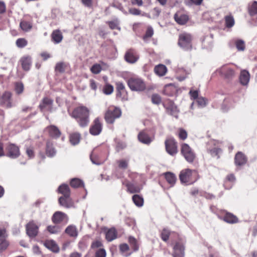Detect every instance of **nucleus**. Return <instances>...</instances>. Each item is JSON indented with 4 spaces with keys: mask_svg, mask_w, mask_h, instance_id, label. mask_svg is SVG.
<instances>
[{
    "mask_svg": "<svg viewBox=\"0 0 257 257\" xmlns=\"http://www.w3.org/2000/svg\"><path fill=\"white\" fill-rule=\"evenodd\" d=\"M71 115L76 119L82 127L87 126L89 123V110L85 106H80L75 108Z\"/></svg>",
    "mask_w": 257,
    "mask_h": 257,
    "instance_id": "f257e3e1",
    "label": "nucleus"
},
{
    "mask_svg": "<svg viewBox=\"0 0 257 257\" xmlns=\"http://www.w3.org/2000/svg\"><path fill=\"white\" fill-rule=\"evenodd\" d=\"M199 178L198 173L195 170L183 169L179 174V179L181 183L185 185L192 184L196 182Z\"/></svg>",
    "mask_w": 257,
    "mask_h": 257,
    "instance_id": "f03ea898",
    "label": "nucleus"
},
{
    "mask_svg": "<svg viewBox=\"0 0 257 257\" xmlns=\"http://www.w3.org/2000/svg\"><path fill=\"white\" fill-rule=\"evenodd\" d=\"M121 114L120 109L117 107H110L104 115V119L108 123H113L116 118H119Z\"/></svg>",
    "mask_w": 257,
    "mask_h": 257,
    "instance_id": "7ed1b4c3",
    "label": "nucleus"
},
{
    "mask_svg": "<svg viewBox=\"0 0 257 257\" xmlns=\"http://www.w3.org/2000/svg\"><path fill=\"white\" fill-rule=\"evenodd\" d=\"M192 40L190 34L183 33L179 35L178 44L184 50H190L192 49Z\"/></svg>",
    "mask_w": 257,
    "mask_h": 257,
    "instance_id": "20e7f679",
    "label": "nucleus"
},
{
    "mask_svg": "<svg viewBox=\"0 0 257 257\" xmlns=\"http://www.w3.org/2000/svg\"><path fill=\"white\" fill-rule=\"evenodd\" d=\"M127 84L133 91H141L146 88V84L142 79L138 77H132L127 80Z\"/></svg>",
    "mask_w": 257,
    "mask_h": 257,
    "instance_id": "39448f33",
    "label": "nucleus"
},
{
    "mask_svg": "<svg viewBox=\"0 0 257 257\" xmlns=\"http://www.w3.org/2000/svg\"><path fill=\"white\" fill-rule=\"evenodd\" d=\"M0 105L6 108H10L13 106L12 93L6 91L0 94Z\"/></svg>",
    "mask_w": 257,
    "mask_h": 257,
    "instance_id": "423d86ee",
    "label": "nucleus"
},
{
    "mask_svg": "<svg viewBox=\"0 0 257 257\" xmlns=\"http://www.w3.org/2000/svg\"><path fill=\"white\" fill-rule=\"evenodd\" d=\"M181 153L189 163H192L195 159V154L187 144L184 143L181 145Z\"/></svg>",
    "mask_w": 257,
    "mask_h": 257,
    "instance_id": "0eeeda50",
    "label": "nucleus"
},
{
    "mask_svg": "<svg viewBox=\"0 0 257 257\" xmlns=\"http://www.w3.org/2000/svg\"><path fill=\"white\" fill-rule=\"evenodd\" d=\"M165 144L166 150L169 155L174 156L177 153V144L174 138H168L165 141Z\"/></svg>",
    "mask_w": 257,
    "mask_h": 257,
    "instance_id": "6e6552de",
    "label": "nucleus"
},
{
    "mask_svg": "<svg viewBox=\"0 0 257 257\" xmlns=\"http://www.w3.org/2000/svg\"><path fill=\"white\" fill-rule=\"evenodd\" d=\"M6 156L12 159L18 158L20 155L19 147L14 144H9L6 148Z\"/></svg>",
    "mask_w": 257,
    "mask_h": 257,
    "instance_id": "1a4fd4ad",
    "label": "nucleus"
},
{
    "mask_svg": "<svg viewBox=\"0 0 257 257\" xmlns=\"http://www.w3.org/2000/svg\"><path fill=\"white\" fill-rule=\"evenodd\" d=\"M52 221L54 224H60L62 222L66 223L68 221V217L64 212L56 211L52 217Z\"/></svg>",
    "mask_w": 257,
    "mask_h": 257,
    "instance_id": "9d476101",
    "label": "nucleus"
},
{
    "mask_svg": "<svg viewBox=\"0 0 257 257\" xmlns=\"http://www.w3.org/2000/svg\"><path fill=\"white\" fill-rule=\"evenodd\" d=\"M124 60L128 63H136L139 58L137 52L133 49L127 50L124 56Z\"/></svg>",
    "mask_w": 257,
    "mask_h": 257,
    "instance_id": "9b49d317",
    "label": "nucleus"
},
{
    "mask_svg": "<svg viewBox=\"0 0 257 257\" xmlns=\"http://www.w3.org/2000/svg\"><path fill=\"white\" fill-rule=\"evenodd\" d=\"M102 123H101L100 119L98 117L96 118L93 122L92 125L89 128L90 133L93 135H98L102 131Z\"/></svg>",
    "mask_w": 257,
    "mask_h": 257,
    "instance_id": "f8f14e48",
    "label": "nucleus"
},
{
    "mask_svg": "<svg viewBox=\"0 0 257 257\" xmlns=\"http://www.w3.org/2000/svg\"><path fill=\"white\" fill-rule=\"evenodd\" d=\"M216 73H218L221 76L226 78H230L234 76V72L227 65H223L216 71Z\"/></svg>",
    "mask_w": 257,
    "mask_h": 257,
    "instance_id": "ddd939ff",
    "label": "nucleus"
},
{
    "mask_svg": "<svg viewBox=\"0 0 257 257\" xmlns=\"http://www.w3.org/2000/svg\"><path fill=\"white\" fill-rule=\"evenodd\" d=\"M38 228L34 221H30L26 225L27 233L30 237H35L38 234Z\"/></svg>",
    "mask_w": 257,
    "mask_h": 257,
    "instance_id": "4468645a",
    "label": "nucleus"
},
{
    "mask_svg": "<svg viewBox=\"0 0 257 257\" xmlns=\"http://www.w3.org/2000/svg\"><path fill=\"white\" fill-rule=\"evenodd\" d=\"M53 100L48 97H45L43 99L42 102L39 105V108L42 111L45 109L51 111L52 108Z\"/></svg>",
    "mask_w": 257,
    "mask_h": 257,
    "instance_id": "2eb2a0df",
    "label": "nucleus"
},
{
    "mask_svg": "<svg viewBox=\"0 0 257 257\" xmlns=\"http://www.w3.org/2000/svg\"><path fill=\"white\" fill-rule=\"evenodd\" d=\"M58 201L61 206L65 208L74 207V203L70 197L61 196L59 198Z\"/></svg>",
    "mask_w": 257,
    "mask_h": 257,
    "instance_id": "dca6fc26",
    "label": "nucleus"
},
{
    "mask_svg": "<svg viewBox=\"0 0 257 257\" xmlns=\"http://www.w3.org/2000/svg\"><path fill=\"white\" fill-rule=\"evenodd\" d=\"M138 137L140 142L147 145L150 144L154 140L153 137H150L144 131L141 132L139 134Z\"/></svg>",
    "mask_w": 257,
    "mask_h": 257,
    "instance_id": "f3484780",
    "label": "nucleus"
},
{
    "mask_svg": "<svg viewBox=\"0 0 257 257\" xmlns=\"http://www.w3.org/2000/svg\"><path fill=\"white\" fill-rule=\"evenodd\" d=\"M174 252L173 255L174 257H184V246L180 243H177L173 247Z\"/></svg>",
    "mask_w": 257,
    "mask_h": 257,
    "instance_id": "a211bd4d",
    "label": "nucleus"
},
{
    "mask_svg": "<svg viewBox=\"0 0 257 257\" xmlns=\"http://www.w3.org/2000/svg\"><path fill=\"white\" fill-rule=\"evenodd\" d=\"M49 135L54 138H59L61 135V132L57 127L55 125H50L45 129Z\"/></svg>",
    "mask_w": 257,
    "mask_h": 257,
    "instance_id": "6ab92c4d",
    "label": "nucleus"
},
{
    "mask_svg": "<svg viewBox=\"0 0 257 257\" xmlns=\"http://www.w3.org/2000/svg\"><path fill=\"white\" fill-rule=\"evenodd\" d=\"M23 69L25 71H28L31 65V57L30 56L26 55L22 57L20 60Z\"/></svg>",
    "mask_w": 257,
    "mask_h": 257,
    "instance_id": "aec40b11",
    "label": "nucleus"
},
{
    "mask_svg": "<svg viewBox=\"0 0 257 257\" xmlns=\"http://www.w3.org/2000/svg\"><path fill=\"white\" fill-rule=\"evenodd\" d=\"M235 164L236 166H242L245 164L247 161L246 157L241 152H238L235 156Z\"/></svg>",
    "mask_w": 257,
    "mask_h": 257,
    "instance_id": "412c9836",
    "label": "nucleus"
},
{
    "mask_svg": "<svg viewBox=\"0 0 257 257\" xmlns=\"http://www.w3.org/2000/svg\"><path fill=\"white\" fill-rule=\"evenodd\" d=\"M175 21L180 25H184L188 21V16L187 15L178 12L174 15Z\"/></svg>",
    "mask_w": 257,
    "mask_h": 257,
    "instance_id": "4be33fe9",
    "label": "nucleus"
},
{
    "mask_svg": "<svg viewBox=\"0 0 257 257\" xmlns=\"http://www.w3.org/2000/svg\"><path fill=\"white\" fill-rule=\"evenodd\" d=\"M65 232L70 237L74 238H76L78 234L77 228L74 225H70L67 226L65 230Z\"/></svg>",
    "mask_w": 257,
    "mask_h": 257,
    "instance_id": "5701e85b",
    "label": "nucleus"
},
{
    "mask_svg": "<svg viewBox=\"0 0 257 257\" xmlns=\"http://www.w3.org/2000/svg\"><path fill=\"white\" fill-rule=\"evenodd\" d=\"M250 75L249 72L245 70H242L239 76V81L243 85H246L249 81Z\"/></svg>",
    "mask_w": 257,
    "mask_h": 257,
    "instance_id": "b1692460",
    "label": "nucleus"
},
{
    "mask_svg": "<svg viewBox=\"0 0 257 257\" xmlns=\"http://www.w3.org/2000/svg\"><path fill=\"white\" fill-rule=\"evenodd\" d=\"M51 38L55 43L58 44L62 41L63 39V35L59 30H56L53 31L52 32L51 34Z\"/></svg>",
    "mask_w": 257,
    "mask_h": 257,
    "instance_id": "393cba45",
    "label": "nucleus"
},
{
    "mask_svg": "<svg viewBox=\"0 0 257 257\" xmlns=\"http://www.w3.org/2000/svg\"><path fill=\"white\" fill-rule=\"evenodd\" d=\"M117 237V231L114 228H111L105 232V238L108 241H111Z\"/></svg>",
    "mask_w": 257,
    "mask_h": 257,
    "instance_id": "a878e982",
    "label": "nucleus"
},
{
    "mask_svg": "<svg viewBox=\"0 0 257 257\" xmlns=\"http://www.w3.org/2000/svg\"><path fill=\"white\" fill-rule=\"evenodd\" d=\"M45 246L53 252H57L59 250V248L56 242L52 240H46L44 243Z\"/></svg>",
    "mask_w": 257,
    "mask_h": 257,
    "instance_id": "bb28decb",
    "label": "nucleus"
},
{
    "mask_svg": "<svg viewBox=\"0 0 257 257\" xmlns=\"http://www.w3.org/2000/svg\"><path fill=\"white\" fill-rule=\"evenodd\" d=\"M214 144L215 143L214 141H210L208 144L207 150L212 157L217 156V158H218L219 156L218 155L220 152H221V149L216 147H214L213 148H211L210 147V146H212V145Z\"/></svg>",
    "mask_w": 257,
    "mask_h": 257,
    "instance_id": "cd10ccee",
    "label": "nucleus"
},
{
    "mask_svg": "<svg viewBox=\"0 0 257 257\" xmlns=\"http://www.w3.org/2000/svg\"><path fill=\"white\" fill-rule=\"evenodd\" d=\"M155 73L159 76H164L167 72V68L165 65L159 64L154 68Z\"/></svg>",
    "mask_w": 257,
    "mask_h": 257,
    "instance_id": "c85d7f7f",
    "label": "nucleus"
},
{
    "mask_svg": "<svg viewBox=\"0 0 257 257\" xmlns=\"http://www.w3.org/2000/svg\"><path fill=\"white\" fill-rule=\"evenodd\" d=\"M58 191L59 193L62 194L63 196L70 197V190L68 185L62 184L58 188Z\"/></svg>",
    "mask_w": 257,
    "mask_h": 257,
    "instance_id": "c756f323",
    "label": "nucleus"
},
{
    "mask_svg": "<svg viewBox=\"0 0 257 257\" xmlns=\"http://www.w3.org/2000/svg\"><path fill=\"white\" fill-rule=\"evenodd\" d=\"M56 153V151L50 142H47L46 144V154L49 157H54Z\"/></svg>",
    "mask_w": 257,
    "mask_h": 257,
    "instance_id": "7c9ffc66",
    "label": "nucleus"
},
{
    "mask_svg": "<svg viewBox=\"0 0 257 257\" xmlns=\"http://www.w3.org/2000/svg\"><path fill=\"white\" fill-rule=\"evenodd\" d=\"M164 91L165 94L168 96H173L176 94L177 89L175 86L169 84L165 87Z\"/></svg>",
    "mask_w": 257,
    "mask_h": 257,
    "instance_id": "2f4dec72",
    "label": "nucleus"
},
{
    "mask_svg": "<svg viewBox=\"0 0 257 257\" xmlns=\"http://www.w3.org/2000/svg\"><path fill=\"white\" fill-rule=\"evenodd\" d=\"M223 219L225 222L229 223H235L238 221L237 217L230 213H226Z\"/></svg>",
    "mask_w": 257,
    "mask_h": 257,
    "instance_id": "473e14b6",
    "label": "nucleus"
},
{
    "mask_svg": "<svg viewBox=\"0 0 257 257\" xmlns=\"http://www.w3.org/2000/svg\"><path fill=\"white\" fill-rule=\"evenodd\" d=\"M224 21L225 26L228 28L232 27L235 24L234 18L231 14L225 16Z\"/></svg>",
    "mask_w": 257,
    "mask_h": 257,
    "instance_id": "72a5a7b5",
    "label": "nucleus"
},
{
    "mask_svg": "<svg viewBox=\"0 0 257 257\" xmlns=\"http://www.w3.org/2000/svg\"><path fill=\"white\" fill-rule=\"evenodd\" d=\"M116 89L117 91V96H121L125 93V86L121 82H116L115 83Z\"/></svg>",
    "mask_w": 257,
    "mask_h": 257,
    "instance_id": "f704fd0d",
    "label": "nucleus"
},
{
    "mask_svg": "<svg viewBox=\"0 0 257 257\" xmlns=\"http://www.w3.org/2000/svg\"><path fill=\"white\" fill-rule=\"evenodd\" d=\"M165 178L167 182L171 185H173L176 181L175 175L171 172H167L165 174Z\"/></svg>",
    "mask_w": 257,
    "mask_h": 257,
    "instance_id": "c9c22d12",
    "label": "nucleus"
},
{
    "mask_svg": "<svg viewBox=\"0 0 257 257\" xmlns=\"http://www.w3.org/2000/svg\"><path fill=\"white\" fill-rule=\"evenodd\" d=\"M133 201L135 205L138 207H142L144 204V199L139 195L136 194L133 196Z\"/></svg>",
    "mask_w": 257,
    "mask_h": 257,
    "instance_id": "e433bc0d",
    "label": "nucleus"
},
{
    "mask_svg": "<svg viewBox=\"0 0 257 257\" xmlns=\"http://www.w3.org/2000/svg\"><path fill=\"white\" fill-rule=\"evenodd\" d=\"M68 66V64L65 62H58L56 64L55 66V71L60 73H63L65 71Z\"/></svg>",
    "mask_w": 257,
    "mask_h": 257,
    "instance_id": "4c0bfd02",
    "label": "nucleus"
},
{
    "mask_svg": "<svg viewBox=\"0 0 257 257\" xmlns=\"http://www.w3.org/2000/svg\"><path fill=\"white\" fill-rule=\"evenodd\" d=\"M70 141L73 145H76L80 141V135L79 133H74L70 135Z\"/></svg>",
    "mask_w": 257,
    "mask_h": 257,
    "instance_id": "58836bf2",
    "label": "nucleus"
},
{
    "mask_svg": "<svg viewBox=\"0 0 257 257\" xmlns=\"http://www.w3.org/2000/svg\"><path fill=\"white\" fill-rule=\"evenodd\" d=\"M128 242L131 246L132 247L134 251H137L139 249V244L137 239L132 236L128 237Z\"/></svg>",
    "mask_w": 257,
    "mask_h": 257,
    "instance_id": "ea45409f",
    "label": "nucleus"
},
{
    "mask_svg": "<svg viewBox=\"0 0 257 257\" xmlns=\"http://www.w3.org/2000/svg\"><path fill=\"white\" fill-rule=\"evenodd\" d=\"M20 26L22 30L25 32H28L30 31L32 28V24L24 21L21 22Z\"/></svg>",
    "mask_w": 257,
    "mask_h": 257,
    "instance_id": "a19ab883",
    "label": "nucleus"
},
{
    "mask_svg": "<svg viewBox=\"0 0 257 257\" xmlns=\"http://www.w3.org/2000/svg\"><path fill=\"white\" fill-rule=\"evenodd\" d=\"M248 12L250 16L257 14V2L254 1L248 8Z\"/></svg>",
    "mask_w": 257,
    "mask_h": 257,
    "instance_id": "79ce46f5",
    "label": "nucleus"
},
{
    "mask_svg": "<svg viewBox=\"0 0 257 257\" xmlns=\"http://www.w3.org/2000/svg\"><path fill=\"white\" fill-rule=\"evenodd\" d=\"M16 46L19 48H23L28 45V41L25 38H19L16 42Z\"/></svg>",
    "mask_w": 257,
    "mask_h": 257,
    "instance_id": "37998d69",
    "label": "nucleus"
},
{
    "mask_svg": "<svg viewBox=\"0 0 257 257\" xmlns=\"http://www.w3.org/2000/svg\"><path fill=\"white\" fill-rule=\"evenodd\" d=\"M83 185V182L78 178H73L70 181V185L73 188H78Z\"/></svg>",
    "mask_w": 257,
    "mask_h": 257,
    "instance_id": "c03bdc74",
    "label": "nucleus"
},
{
    "mask_svg": "<svg viewBox=\"0 0 257 257\" xmlns=\"http://www.w3.org/2000/svg\"><path fill=\"white\" fill-rule=\"evenodd\" d=\"M116 163L118 165V168L121 169L125 170V169H127L128 167V160L121 159V160L117 161Z\"/></svg>",
    "mask_w": 257,
    "mask_h": 257,
    "instance_id": "a18cd8bd",
    "label": "nucleus"
},
{
    "mask_svg": "<svg viewBox=\"0 0 257 257\" xmlns=\"http://www.w3.org/2000/svg\"><path fill=\"white\" fill-rule=\"evenodd\" d=\"M126 187L127 191L131 193L139 192L140 191V189L138 187L136 186L135 185L132 183L127 184Z\"/></svg>",
    "mask_w": 257,
    "mask_h": 257,
    "instance_id": "49530a36",
    "label": "nucleus"
},
{
    "mask_svg": "<svg viewBox=\"0 0 257 257\" xmlns=\"http://www.w3.org/2000/svg\"><path fill=\"white\" fill-rule=\"evenodd\" d=\"M9 243L5 237L0 238V252H2L7 249Z\"/></svg>",
    "mask_w": 257,
    "mask_h": 257,
    "instance_id": "de8ad7c7",
    "label": "nucleus"
},
{
    "mask_svg": "<svg viewBox=\"0 0 257 257\" xmlns=\"http://www.w3.org/2000/svg\"><path fill=\"white\" fill-rule=\"evenodd\" d=\"M101 69L102 68L100 65L98 64H94L90 69L91 72L95 74L99 73Z\"/></svg>",
    "mask_w": 257,
    "mask_h": 257,
    "instance_id": "09e8293b",
    "label": "nucleus"
},
{
    "mask_svg": "<svg viewBox=\"0 0 257 257\" xmlns=\"http://www.w3.org/2000/svg\"><path fill=\"white\" fill-rule=\"evenodd\" d=\"M24 85L22 83L17 82L15 84V91L18 94H21L24 91Z\"/></svg>",
    "mask_w": 257,
    "mask_h": 257,
    "instance_id": "8fccbe9b",
    "label": "nucleus"
},
{
    "mask_svg": "<svg viewBox=\"0 0 257 257\" xmlns=\"http://www.w3.org/2000/svg\"><path fill=\"white\" fill-rule=\"evenodd\" d=\"M154 34V31L152 27H148L145 35L143 36V39L146 40L149 38L152 37Z\"/></svg>",
    "mask_w": 257,
    "mask_h": 257,
    "instance_id": "3c124183",
    "label": "nucleus"
},
{
    "mask_svg": "<svg viewBox=\"0 0 257 257\" xmlns=\"http://www.w3.org/2000/svg\"><path fill=\"white\" fill-rule=\"evenodd\" d=\"M170 231L167 229H164L161 233L162 239L166 241L168 240L170 235Z\"/></svg>",
    "mask_w": 257,
    "mask_h": 257,
    "instance_id": "603ef678",
    "label": "nucleus"
},
{
    "mask_svg": "<svg viewBox=\"0 0 257 257\" xmlns=\"http://www.w3.org/2000/svg\"><path fill=\"white\" fill-rule=\"evenodd\" d=\"M103 91L105 94L109 95L112 93L113 87L112 85L107 84L104 87Z\"/></svg>",
    "mask_w": 257,
    "mask_h": 257,
    "instance_id": "864d4df0",
    "label": "nucleus"
},
{
    "mask_svg": "<svg viewBox=\"0 0 257 257\" xmlns=\"http://www.w3.org/2000/svg\"><path fill=\"white\" fill-rule=\"evenodd\" d=\"M47 230L51 233H57L59 232V228L55 225H49L47 227Z\"/></svg>",
    "mask_w": 257,
    "mask_h": 257,
    "instance_id": "5fc2aeb1",
    "label": "nucleus"
},
{
    "mask_svg": "<svg viewBox=\"0 0 257 257\" xmlns=\"http://www.w3.org/2000/svg\"><path fill=\"white\" fill-rule=\"evenodd\" d=\"M236 47L238 50L243 51L245 48V44L244 41L242 40H238L236 42Z\"/></svg>",
    "mask_w": 257,
    "mask_h": 257,
    "instance_id": "6e6d98bb",
    "label": "nucleus"
},
{
    "mask_svg": "<svg viewBox=\"0 0 257 257\" xmlns=\"http://www.w3.org/2000/svg\"><path fill=\"white\" fill-rule=\"evenodd\" d=\"M152 101L154 104H159L161 102V98L158 94H153L152 96Z\"/></svg>",
    "mask_w": 257,
    "mask_h": 257,
    "instance_id": "4d7b16f0",
    "label": "nucleus"
},
{
    "mask_svg": "<svg viewBox=\"0 0 257 257\" xmlns=\"http://www.w3.org/2000/svg\"><path fill=\"white\" fill-rule=\"evenodd\" d=\"M178 136L180 139L184 140L187 137V133L184 130L180 128L179 130Z\"/></svg>",
    "mask_w": 257,
    "mask_h": 257,
    "instance_id": "13d9d810",
    "label": "nucleus"
},
{
    "mask_svg": "<svg viewBox=\"0 0 257 257\" xmlns=\"http://www.w3.org/2000/svg\"><path fill=\"white\" fill-rule=\"evenodd\" d=\"M143 2L149 4L151 2L150 0H131L133 5H136L138 6H142L143 5Z\"/></svg>",
    "mask_w": 257,
    "mask_h": 257,
    "instance_id": "bf43d9fd",
    "label": "nucleus"
},
{
    "mask_svg": "<svg viewBox=\"0 0 257 257\" xmlns=\"http://www.w3.org/2000/svg\"><path fill=\"white\" fill-rule=\"evenodd\" d=\"M95 257H106V251L103 248L98 249L95 252Z\"/></svg>",
    "mask_w": 257,
    "mask_h": 257,
    "instance_id": "052dcab7",
    "label": "nucleus"
},
{
    "mask_svg": "<svg viewBox=\"0 0 257 257\" xmlns=\"http://www.w3.org/2000/svg\"><path fill=\"white\" fill-rule=\"evenodd\" d=\"M90 160L94 164L98 165L101 164V161L99 160L97 157L94 155L93 153L90 155Z\"/></svg>",
    "mask_w": 257,
    "mask_h": 257,
    "instance_id": "680f3d73",
    "label": "nucleus"
},
{
    "mask_svg": "<svg viewBox=\"0 0 257 257\" xmlns=\"http://www.w3.org/2000/svg\"><path fill=\"white\" fill-rule=\"evenodd\" d=\"M128 12L130 14L135 16L140 15L141 14V11L136 8H130L128 10Z\"/></svg>",
    "mask_w": 257,
    "mask_h": 257,
    "instance_id": "e2e57ef3",
    "label": "nucleus"
},
{
    "mask_svg": "<svg viewBox=\"0 0 257 257\" xmlns=\"http://www.w3.org/2000/svg\"><path fill=\"white\" fill-rule=\"evenodd\" d=\"M198 105L200 106H204L206 104V100L203 97H198L197 100Z\"/></svg>",
    "mask_w": 257,
    "mask_h": 257,
    "instance_id": "0e129e2a",
    "label": "nucleus"
},
{
    "mask_svg": "<svg viewBox=\"0 0 257 257\" xmlns=\"http://www.w3.org/2000/svg\"><path fill=\"white\" fill-rule=\"evenodd\" d=\"M26 153L30 158H32L34 157V152L33 148H27Z\"/></svg>",
    "mask_w": 257,
    "mask_h": 257,
    "instance_id": "69168bd1",
    "label": "nucleus"
},
{
    "mask_svg": "<svg viewBox=\"0 0 257 257\" xmlns=\"http://www.w3.org/2000/svg\"><path fill=\"white\" fill-rule=\"evenodd\" d=\"M119 249L121 252L123 253V252H125V251L128 250L129 246L126 243L121 244L119 245Z\"/></svg>",
    "mask_w": 257,
    "mask_h": 257,
    "instance_id": "338daca9",
    "label": "nucleus"
},
{
    "mask_svg": "<svg viewBox=\"0 0 257 257\" xmlns=\"http://www.w3.org/2000/svg\"><path fill=\"white\" fill-rule=\"evenodd\" d=\"M102 245L101 242L99 240H96L93 242L91 244V248H95L101 247Z\"/></svg>",
    "mask_w": 257,
    "mask_h": 257,
    "instance_id": "774afa93",
    "label": "nucleus"
}]
</instances>
